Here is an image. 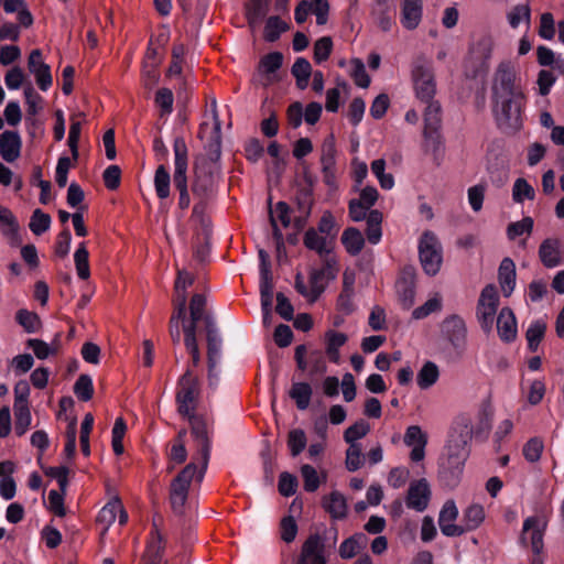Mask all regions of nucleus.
Instances as JSON below:
<instances>
[{"label":"nucleus","mask_w":564,"mask_h":564,"mask_svg":"<svg viewBox=\"0 0 564 564\" xmlns=\"http://www.w3.org/2000/svg\"><path fill=\"white\" fill-rule=\"evenodd\" d=\"M492 112L498 128L505 133H514L522 127L521 111L525 97L517 83L514 68L500 63L491 87Z\"/></svg>","instance_id":"f257e3e1"},{"label":"nucleus","mask_w":564,"mask_h":564,"mask_svg":"<svg viewBox=\"0 0 564 564\" xmlns=\"http://www.w3.org/2000/svg\"><path fill=\"white\" fill-rule=\"evenodd\" d=\"M220 156L221 147L204 144V153L195 159L192 192L200 202L194 205V215L203 213L204 202L215 192L216 182L220 173Z\"/></svg>","instance_id":"f03ea898"},{"label":"nucleus","mask_w":564,"mask_h":564,"mask_svg":"<svg viewBox=\"0 0 564 564\" xmlns=\"http://www.w3.org/2000/svg\"><path fill=\"white\" fill-rule=\"evenodd\" d=\"M492 47L494 40L491 35L482 34L473 41L464 66L467 77L477 78L488 72Z\"/></svg>","instance_id":"7ed1b4c3"},{"label":"nucleus","mask_w":564,"mask_h":564,"mask_svg":"<svg viewBox=\"0 0 564 564\" xmlns=\"http://www.w3.org/2000/svg\"><path fill=\"white\" fill-rule=\"evenodd\" d=\"M199 394L198 378L187 368L177 381V391L175 394L177 412L184 417L195 414Z\"/></svg>","instance_id":"20e7f679"},{"label":"nucleus","mask_w":564,"mask_h":564,"mask_svg":"<svg viewBox=\"0 0 564 564\" xmlns=\"http://www.w3.org/2000/svg\"><path fill=\"white\" fill-rule=\"evenodd\" d=\"M173 150L175 155V170L173 182L176 189L180 192L178 207L186 209L189 206L191 198L187 189V165H188V150L184 138L177 137L173 142Z\"/></svg>","instance_id":"39448f33"},{"label":"nucleus","mask_w":564,"mask_h":564,"mask_svg":"<svg viewBox=\"0 0 564 564\" xmlns=\"http://www.w3.org/2000/svg\"><path fill=\"white\" fill-rule=\"evenodd\" d=\"M499 306V295L494 284H487L480 292L476 305V318L485 334L494 328L495 316Z\"/></svg>","instance_id":"423d86ee"},{"label":"nucleus","mask_w":564,"mask_h":564,"mask_svg":"<svg viewBox=\"0 0 564 564\" xmlns=\"http://www.w3.org/2000/svg\"><path fill=\"white\" fill-rule=\"evenodd\" d=\"M195 463L187 464L172 480L170 486V502L176 514H182L187 501L191 482L195 475L198 476Z\"/></svg>","instance_id":"0eeeda50"},{"label":"nucleus","mask_w":564,"mask_h":564,"mask_svg":"<svg viewBox=\"0 0 564 564\" xmlns=\"http://www.w3.org/2000/svg\"><path fill=\"white\" fill-rule=\"evenodd\" d=\"M419 257L424 272L435 275L442 265V246L432 231H425L419 242Z\"/></svg>","instance_id":"6e6552de"},{"label":"nucleus","mask_w":564,"mask_h":564,"mask_svg":"<svg viewBox=\"0 0 564 564\" xmlns=\"http://www.w3.org/2000/svg\"><path fill=\"white\" fill-rule=\"evenodd\" d=\"M412 78L416 97L422 102H430L436 93V84L432 67L423 59H419L413 69Z\"/></svg>","instance_id":"1a4fd4ad"},{"label":"nucleus","mask_w":564,"mask_h":564,"mask_svg":"<svg viewBox=\"0 0 564 564\" xmlns=\"http://www.w3.org/2000/svg\"><path fill=\"white\" fill-rule=\"evenodd\" d=\"M186 417L191 425V433L197 442L198 453L202 458V468L198 473V481H202L210 456V440L208 436L207 424L202 416L196 414H192Z\"/></svg>","instance_id":"9d476101"},{"label":"nucleus","mask_w":564,"mask_h":564,"mask_svg":"<svg viewBox=\"0 0 564 564\" xmlns=\"http://www.w3.org/2000/svg\"><path fill=\"white\" fill-rule=\"evenodd\" d=\"M547 528V518L544 514H535L528 517L523 521L520 541L527 545L529 535L531 547L534 554L539 555L543 550V536Z\"/></svg>","instance_id":"9b49d317"},{"label":"nucleus","mask_w":564,"mask_h":564,"mask_svg":"<svg viewBox=\"0 0 564 564\" xmlns=\"http://www.w3.org/2000/svg\"><path fill=\"white\" fill-rule=\"evenodd\" d=\"M467 457L464 452L460 454L448 451L447 458L442 462L438 470L440 480L444 486L451 489L458 486Z\"/></svg>","instance_id":"f8f14e48"},{"label":"nucleus","mask_w":564,"mask_h":564,"mask_svg":"<svg viewBox=\"0 0 564 564\" xmlns=\"http://www.w3.org/2000/svg\"><path fill=\"white\" fill-rule=\"evenodd\" d=\"M441 332L451 346L463 351L467 341V327L463 317L452 314L445 317L441 324Z\"/></svg>","instance_id":"ddd939ff"},{"label":"nucleus","mask_w":564,"mask_h":564,"mask_svg":"<svg viewBox=\"0 0 564 564\" xmlns=\"http://www.w3.org/2000/svg\"><path fill=\"white\" fill-rule=\"evenodd\" d=\"M416 270L413 265H405L395 282L398 300L404 310H410L415 302Z\"/></svg>","instance_id":"4468645a"},{"label":"nucleus","mask_w":564,"mask_h":564,"mask_svg":"<svg viewBox=\"0 0 564 564\" xmlns=\"http://www.w3.org/2000/svg\"><path fill=\"white\" fill-rule=\"evenodd\" d=\"M473 423L468 416H458L453 425L451 438L448 441V451L469 454L468 444L473 438Z\"/></svg>","instance_id":"2eb2a0df"},{"label":"nucleus","mask_w":564,"mask_h":564,"mask_svg":"<svg viewBox=\"0 0 564 564\" xmlns=\"http://www.w3.org/2000/svg\"><path fill=\"white\" fill-rule=\"evenodd\" d=\"M295 564H327L325 539L319 533H311L307 536Z\"/></svg>","instance_id":"dca6fc26"},{"label":"nucleus","mask_w":564,"mask_h":564,"mask_svg":"<svg viewBox=\"0 0 564 564\" xmlns=\"http://www.w3.org/2000/svg\"><path fill=\"white\" fill-rule=\"evenodd\" d=\"M335 261L326 259L321 269H313L310 272V302H315L325 291L328 281L336 278L337 269Z\"/></svg>","instance_id":"f3484780"},{"label":"nucleus","mask_w":564,"mask_h":564,"mask_svg":"<svg viewBox=\"0 0 564 564\" xmlns=\"http://www.w3.org/2000/svg\"><path fill=\"white\" fill-rule=\"evenodd\" d=\"M430 499L431 489L425 478L414 480L410 484L405 497V505L409 509L423 512L427 508Z\"/></svg>","instance_id":"a211bd4d"},{"label":"nucleus","mask_w":564,"mask_h":564,"mask_svg":"<svg viewBox=\"0 0 564 564\" xmlns=\"http://www.w3.org/2000/svg\"><path fill=\"white\" fill-rule=\"evenodd\" d=\"M205 329L207 335L208 379L212 384L215 378L214 370L217 364V358L219 356L221 345V340L218 336L216 323L213 316H206Z\"/></svg>","instance_id":"6ab92c4d"},{"label":"nucleus","mask_w":564,"mask_h":564,"mask_svg":"<svg viewBox=\"0 0 564 564\" xmlns=\"http://www.w3.org/2000/svg\"><path fill=\"white\" fill-rule=\"evenodd\" d=\"M28 68L35 76L36 84L41 90L46 91L52 86L51 68L42 61V52L40 50H33L30 53Z\"/></svg>","instance_id":"aec40b11"},{"label":"nucleus","mask_w":564,"mask_h":564,"mask_svg":"<svg viewBox=\"0 0 564 564\" xmlns=\"http://www.w3.org/2000/svg\"><path fill=\"white\" fill-rule=\"evenodd\" d=\"M404 444L412 447L410 458L412 462H421L425 456V446L427 444V435L419 425H411L404 434Z\"/></svg>","instance_id":"412c9836"},{"label":"nucleus","mask_w":564,"mask_h":564,"mask_svg":"<svg viewBox=\"0 0 564 564\" xmlns=\"http://www.w3.org/2000/svg\"><path fill=\"white\" fill-rule=\"evenodd\" d=\"M457 517L458 510L455 502L453 500L446 501L438 517V524L444 535L460 536L464 534V530H462L460 525L454 523Z\"/></svg>","instance_id":"4be33fe9"},{"label":"nucleus","mask_w":564,"mask_h":564,"mask_svg":"<svg viewBox=\"0 0 564 564\" xmlns=\"http://www.w3.org/2000/svg\"><path fill=\"white\" fill-rule=\"evenodd\" d=\"M539 259L547 268H556L563 263L561 241L557 238H546L539 247Z\"/></svg>","instance_id":"5701e85b"},{"label":"nucleus","mask_w":564,"mask_h":564,"mask_svg":"<svg viewBox=\"0 0 564 564\" xmlns=\"http://www.w3.org/2000/svg\"><path fill=\"white\" fill-rule=\"evenodd\" d=\"M497 332L499 338L505 343H512L518 335L517 319L513 311L502 307L497 316Z\"/></svg>","instance_id":"b1692460"},{"label":"nucleus","mask_w":564,"mask_h":564,"mask_svg":"<svg viewBox=\"0 0 564 564\" xmlns=\"http://www.w3.org/2000/svg\"><path fill=\"white\" fill-rule=\"evenodd\" d=\"M165 549V540L158 530L156 523L153 522V531L151 541L148 543L145 553L140 564H161Z\"/></svg>","instance_id":"393cba45"},{"label":"nucleus","mask_w":564,"mask_h":564,"mask_svg":"<svg viewBox=\"0 0 564 564\" xmlns=\"http://www.w3.org/2000/svg\"><path fill=\"white\" fill-rule=\"evenodd\" d=\"M423 14L422 0H402L401 4V24L406 30H415Z\"/></svg>","instance_id":"a878e982"},{"label":"nucleus","mask_w":564,"mask_h":564,"mask_svg":"<svg viewBox=\"0 0 564 564\" xmlns=\"http://www.w3.org/2000/svg\"><path fill=\"white\" fill-rule=\"evenodd\" d=\"M516 264L511 258H503L498 269V281L503 296L509 297L516 288Z\"/></svg>","instance_id":"bb28decb"},{"label":"nucleus","mask_w":564,"mask_h":564,"mask_svg":"<svg viewBox=\"0 0 564 564\" xmlns=\"http://www.w3.org/2000/svg\"><path fill=\"white\" fill-rule=\"evenodd\" d=\"M21 139L15 131H4L0 134V155L7 162H13L20 156Z\"/></svg>","instance_id":"cd10ccee"},{"label":"nucleus","mask_w":564,"mask_h":564,"mask_svg":"<svg viewBox=\"0 0 564 564\" xmlns=\"http://www.w3.org/2000/svg\"><path fill=\"white\" fill-rule=\"evenodd\" d=\"M210 111L213 116L214 127L207 134L208 124L206 122H203L199 127L198 137L202 140H206L205 144H215L221 147V121L219 119L218 109H217V101L215 98L210 101Z\"/></svg>","instance_id":"c85d7f7f"},{"label":"nucleus","mask_w":564,"mask_h":564,"mask_svg":"<svg viewBox=\"0 0 564 564\" xmlns=\"http://www.w3.org/2000/svg\"><path fill=\"white\" fill-rule=\"evenodd\" d=\"M304 246L317 252L321 257L327 256L332 251V243L327 237L317 232L313 227L308 228L303 238Z\"/></svg>","instance_id":"c756f323"},{"label":"nucleus","mask_w":564,"mask_h":564,"mask_svg":"<svg viewBox=\"0 0 564 564\" xmlns=\"http://www.w3.org/2000/svg\"><path fill=\"white\" fill-rule=\"evenodd\" d=\"M323 508L335 520H340L347 516V502L339 491H333L329 496L324 497Z\"/></svg>","instance_id":"7c9ffc66"},{"label":"nucleus","mask_w":564,"mask_h":564,"mask_svg":"<svg viewBox=\"0 0 564 564\" xmlns=\"http://www.w3.org/2000/svg\"><path fill=\"white\" fill-rule=\"evenodd\" d=\"M0 223L2 224V232L11 239V243L18 246L21 242L19 234V224L12 212L0 205Z\"/></svg>","instance_id":"2f4dec72"},{"label":"nucleus","mask_w":564,"mask_h":564,"mask_svg":"<svg viewBox=\"0 0 564 564\" xmlns=\"http://www.w3.org/2000/svg\"><path fill=\"white\" fill-rule=\"evenodd\" d=\"M347 339V335H345L344 333L336 332L334 329H329L325 333L326 355L332 362H339V348L346 344Z\"/></svg>","instance_id":"473e14b6"},{"label":"nucleus","mask_w":564,"mask_h":564,"mask_svg":"<svg viewBox=\"0 0 564 564\" xmlns=\"http://www.w3.org/2000/svg\"><path fill=\"white\" fill-rule=\"evenodd\" d=\"M485 520V510L481 505L474 503L464 510L460 528L465 532L476 530Z\"/></svg>","instance_id":"72a5a7b5"},{"label":"nucleus","mask_w":564,"mask_h":564,"mask_svg":"<svg viewBox=\"0 0 564 564\" xmlns=\"http://www.w3.org/2000/svg\"><path fill=\"white\" fill-rule=\"evenodd\" d=\"M367 536L364 533H356L345 541L339 546V556L341 558H352L367 545Z\"/></svg>","instance_id":"f704fd0d"},{"label":"nucleus","mask_w":564,"mask_h":564,"mask_svg":"<svg viewBox=\"0 0 564 564\" xmlns=\"http://www.w3.org/2000/svg\"><path fill=\"white\" fill-rule=\"evenodd\" d=\"M341 243L349 254L357 256L365 246V238L360 230L355 227H349L345 229L341 235Z\"/></svg>","instance_id":"c9c22d12"},{"label":"nucleus","mask_w":564,"mask_h":564,"mask_svg":"<svg viewBox=\"0 0 564 564\" xmlns=\"http://www.w3.org/2000/svg\"><path fill=\"white\" fill-rule=\"evenodd\" d=\"M59 336L61 334H56L55 338L50 346L42 339L39 338H30L26 340V346L31 348L36 356L37 359H46L50 355H55L59 348Z\"/></svg>","instance_id":"e433bc0d"},{"label":"nucleus","mask_w":564,"mask_h":564,"mask_svg":"<svg viewBox=\"0 0 564 564\" xmlns=\"http://www.w3.org/2000/svg\"><path fill=\"white\" fill-rule=\"evenodd\" d=\"M312 387L307 382H295L289 392L291 399L296 403L299 410H306L312 398Z\"/></svg>","instance_id":"4c0bfd02"},{"label":"nucleus","mask_w":564,"mask_h":564,"mask_svg":"<svg viewBox=\"0 0 564 564\" xmlns=\"http://www.w3.org/2000/svg\"><path fill=\"white\" fill-rule=\"evenodd\" d=\"M424 111V130L436 132L442 124V108L438 101L426 102Z\"/></svg>","instance_id":"58836bf2"},{"label":"nucleus","mask_w":564,"mask_h":564,"mask_svg":"<svg viewBox=\"0 0 564 564\" xmlns=\"http://www.w3.org/2000/svg\"><path fill=\"white\" fill-rule=\"evenodd\" d=\"M270 0H250L247 7V19L250 26L258 25L268 14Z\"/></svg>","instance_id":"ea45409f"},{"label":"nucleus","mask_w":564,"mask_h":564,"mask_svg":"<svg viewBox=\"0 0 564 564\" xmlns=\"http://www.w3.org/2000/svg\"><path fill=\"white\" fill-rule=\"evenodd\" d=\"M305 180L307 181V186L301 187L297 191L295 199L299 212L310 216L313 206V181L307 174H305Z\"/></svg>","instance_id":"a19ab883"},{"label":"nucleus","mask_w":564,"mask_h":564,"mask_svg":"<svg viewBox=\"0 0 564 564\" xmlns=\"http://www.w3.org/2000/svg\"><path fill=\"white\" fill-rule=\"evenodd\" d=\"M381 223H382V214L377 210L372 209L369 212L367 216V239L370 243L377 245L382 236L381 230Z\"/></svg>","instance_id":"79ce46f5"},{"label":"nucleus","mask_w":564,"mask_h":564,"mask_svg":"<svg viewBox=\"0 0 564 564\" xmlns=\"http://www.w3.org/2000/svg\"><path fill=\"white\" fill-rule=\"evenodd\" d=\"M423 135L425 139V148L427 151H431L434 161L438 165L443 159L444 154V141L438 131L432 132L427 130L423 131Z\"/></svg>","instance_id":"37998d69"},{"label":"nucleus","mask_w":564,"mask_h":564,"mask_svg":"<svg viewBox=\"0 0 564 564\" xmlns=\"http://www.w3.org/2000/svg\"><path fill=\"white\" fill-rule=\"evenodd\" d=\"M438 377L440 371L436 364L426 361L417 373L416 382L421 389L425 390L431 388L437 381Z\"/></svg>","instance_id":"c03bdc74"},{"label":"nucleus","mask_w":564,"mask_h":564,"mask_svg":"<svg viewBox=\"0 0 564 564\" xmlns=\"http://www.w3.org/2000/svg\"><path fill=\"white\" fill-rule=\"evenodd\" d=\"M546 330V324L543 321L533 322L525 333V338L528 340V348L530 351L534 352L538 350L541 340L544 337Z\"/></svg>","instance_id":"a18cd8bd"},{"label":"nucleus","mask_w":564,"mask_h":564,"mask_svg":"<svg viewBox=\"0 0 564 564\" xmlns=\"http://www.w3.org/2000/svg\"><path fill=\"white\" fill-rule=\"evenodd\" d=\"M336 145L335 138L333 134L328 135L321 148V164L322 170L335 167L336 164Z\"/></svg>","instance_id":"49530a36"},{"label":"nucleus","mask_w":564,"mask_h":564,"mask_svg":"<svg viewBox=\"0 0 564 564\" xmlns=\"http://www.w3.org/2000/svg\"><path fill=\"white\" fill-rule=\"evenodd\" d=\"M289 29V25L279 17H270L264 26L263 37L267 42H275L280 35Z\"/></svg>","instance_id":"de8ad7c7"},{"label":"nucleus","mask_w":564,"mask_h":564,"mask_svg":"<svg viewBox=\"0 0 564 564\" xmlns=\"http://www.w3.org/2000/svg\"><path fill=\"white\" fill-rule=\"evenodd\" d=\"M171 176L164 165H159L154 174V186L159 198L165 199L170 196Z\"/></svg>","instance_id":"09e8293b"},{"label":"nucleus","mask_w":564,"mask_h":564,"mask_svg":"<svg viewBox=\"0 0 564 564\" xmlns=\"http://www.w3.org/2000/svg\"><path fill=\"white\" fill-rule=\"evenodd\" d=\"M369 432H370L369 423L366 420L360 419L345 430L344 440L349 445L359 444L357 441L365 437Z\"/></svg>","instance_id":"8fccbe9b"},{"label":"nucleus","mask_w":564,"mask_h":564,"mask_svg":"<svg viewBox=\"0 0 564 564\" xmlns=\"http://www.w3.org/2000/svg\"><path fill=\"white\" fill-rule=\"evenodd\" d=\"M261 308L263 313V322L271 317L272 299H273V282L272 280H261L260 282Z\"/></svg>","instance_id":"3c124183"},{"label":"nucleus","mask_w":564,"mask_h":564,"mask_svg":"<svg viewBox=\"0 0 564 564\" xmlns=\"http://www.w3.org/2000/svg\"><path fill=\"white\" fill-rule=\"evenodd\" d=\"M283 64V54L281 52H271L261 57L258 70L261 74L270 75L281 68Z\"/></svg>","instance_id":"603ef678"},{"label":"nucleus","mask_w":564,"mask_h":564,"mask_svg":"<svg viewBox=\"0 0 564 564\" xmlns=\"http://www.w3.org/2000/svg\"><path fill=\"white\" fill-rule=\"evenodd\" d=\"M15 319L29 334L36 333L42 325L41 319L36 313L24 308L17 312Z\"/></svg>","instance_id":"864d4df0"},{"label":"nucleus","mask_w":564,"mask_h":564,"mask_svg":"<svg viewBox=\"0 0 564 564\" xmlns=\"http://www.w3.org/2000/svg\"><path fill=\"white\" fill-rule=\"evenodd\" d=\"M88 257H89V253H88L85 242L79 243V246L74 254V261H75V265H76L77 275L82 280H86L90 275Z\"/></svg>","instance_id":"5fc2aeb1"},{"label":"nucleus","mask_w":564,"mask_h":564,"mask_svg":"<svg viewBox=\"0 0 564 564\" xmlns=\"http://www.w3.org/2000/svg\"><path fill=\"white\" fill-rule=\"evenodd\" d=\"M74 393L76 397L84 402L89 401L94 394V386L93 380L89 375L82 373L75 384H74Z\"/></svg>","instance_id":"6e6d98bb"},{"label":"nucleus","mask_w":564,"mask_h":564,"mask_svg":"<svg viewBox=\"0 0 564 564\" xmlns=\"http://www.w3.org/2000/svg\"><path fill=\"white\" fill-rule=\"evenodd\" d=\"M534 221L530 216L523 217L519 221L510 223L507 227V237L509 240H514L517 237L527 234L530 236L533 230Z\"/></svg>","instance_id":"4d7b16f0"},{"label":"nucleus","mask_w":564,"mask_h":564,"mask_svg":"<svg viewBox=\"0 0 564 564\" xmlns=\"http://www.w3.org/2000/svg\"><path fill=\"white\" fill-rule=\"evenodd\" d=\"M207 300L204 294L196 293L192 296L189 302V317L194 321H203L205 323L206 316H213L206 313Z\"/></svg>","instance_id":"13d9d810"},{"label":"nucleus","mask_w":564,"mask_h":564,"mask_svg":"<svg viewBox=\"0 0 564 564\" xmlns=\"http://www.w3.org/2000/svg\"><path fill=\"white\" fill-rule=\"evenodd\" d=\"M51 226V216L44 212H42L40 208H36L30 219V230L36 235L40 236L47 231Z\"/></svg>","instance_id":"bf43d9fd"},{"label":"nucleus","mask_w":564,"mask_h":564,"mask_svg":"<svg viewBox=\"0 0 564 564\" xmlns=\"http://www.w3.org/2000/svg\"><path fill=\"white\" fill-rule=\"evenodd\" d=\"M14 411V432L22 436L31 425V412L29 406H13Z\"/></svg>","instance_id":"052dcab7"},{"label":"nucleus","mask_w":564,"mask_h":564,"mask_svg":"<svg viewBox=\"0 0 564 564\" xmlns=\"http://www.w3.org/2000/svg\"><path fill=\"white\" fill-rule=\"evenodd\" d=\"M365 456L362 455L361 444H351L346 451L345 465L349 471H356L362 467Z\"/></svg>","instance_id":"680f3d73"},{"label":"nucleus","mask_w":564,"mask_h":564,"mask_svg":"<svg viewBox=\"0 0 564 564\" xmlns=\"http://www.w3.org/2000/svg\"><path fill=\"white\" fill-rule=\"evenodd\" d=\"M315 229L318 234L327 237L330 241L335 240L338 229L336 228L335 218L329 210L323 213L317 228Z\"/></svg>","instance_id":"e2e57ef3"},{"label":"nucleus","mask_w":564,"mask_h":564,"mask_svg":"<svg viewBox=\"0 0 564 564\" xmlns=\"http://www.w3.org/2000/svg\"><path fill=\"white\" fill-rule=\"evenodd\" d=\"M535 192L524 178H517L512 188V198L516 203H523L524 199H534Z\"/></svg>","instance_id":"0e129e2a"},{"label":"nucleus","mask_w":564,"mask_h":564,"mask_svg":"<svg viewBox=\"0 0 564 564\" xmlns=\"http://www.w3.org/2000/svg\"><path fill=\"white\" fill-rule=\"evenodd\" d=\"M121 508V501L118 497L112 498L99 512L98 521L107 527L116 521L118 510Z\"/></svg>","instance_id":"69168bd1"},{"label":"nucleus","mask_w":564,"mask_h":564,"mask_svg":"<svg viewBox=\"0 0 564 564\" xmlns=\"http://www.w3.org/2000/svg\"><path fill=\"white\" fill-rule=\"evenodd\" d=\"M333 51V41L329 36H323L314 43V61L321 64L327 61Z\"/></svg>","instance_id":"338daca9"},{"label":"nucleus","mask_w":564,"mask_h":564,"mask_svg":"<svg viewBox=\"0 0 564 564\" xmlns=\"http://www.w3.org/2000/svg\"><path fill=\"white\" fill-rule=\"evenodd\" d=\"M306 435L303 430L296 429L289 433L288 445L292 456H297L306 447Z\"/></svg>","instance_id":"774afa93"}]
</instances>
